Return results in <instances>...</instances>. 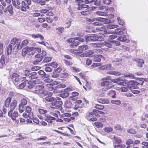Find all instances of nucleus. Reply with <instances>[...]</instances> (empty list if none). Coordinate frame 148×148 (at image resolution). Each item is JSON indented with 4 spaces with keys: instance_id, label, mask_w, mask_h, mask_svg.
Here are the masks:
<instances>
[{
    "instance_id": "c85d7f7f",
    "label": "nucleus",
    "mask_w": 148,
    "mask_h": 148,
    "mask_svg": "<svg viewBox=\"0 0 148 148\" xmlns=\"http://www.w3.org/2000/svg\"><path fill=\"white\" fill-rule=\"evenodd\" d=\"M102 69H106L107 70H112L113 68L111 67L110 64H108L107 65H102Z\"/></svg>"
},
{
    "instance_id": "13d9d810",
    "label": "nucleus",
    "mask_w": 148,
    "mask_h": 148,
    "mask_svg": "<svg viewBox=\"0 0 148 148\" xmlns=\"http://www.w3.org/2000/svg\"><path fill=\"white\" fill-rule=\"evenodd\" d=\"M51 58L50 57H46L43 60V61L45 62H49L51 61Z\"/></svg>"
},
{
    "instance_id": "49530a36",
    "label": "nucleus",
    "mask_w": 148,
    "mask_h": 148,
    "mask_svg": "<svg viewBox=\"0 0 148 148\" xmlns=\"http://www.w3.org/2000/svg\"><path fill=\"white\" fill-rule=\"evenodd\" d=\"M93 2H95V5H100L101 3L102 0H92Z\"/></svg>"
},
{
    "instance_id": "09e8293b",
    "label": "nucleus",
    "mask_w": 148,
    "mask_h": 148,
    "mask_svg": "<svg viewBox=\"0 0 148 148\" xmlns=\"http://www.w3.org/2000/svg\"><path fill=\"white\" fill-rule=\"evenodd\" d=\"M105 11L107 12L108 13L111 12H113L114 11V9L112 7H110L109 8L106 9L104 10Z\"/></svg>"
},
{
    "instance_id": "f8f14e48",
    "label": "nucleus",
    "mask_w": 148,
    "mask_h": 148,
    "mask_svg": "<svg viewBox=\"0 0 148 148\" xmlns=\"http://www.w3.org/2000/svg\"><path fill=\"white\" fill-rule=\"evenodd\" d=\"M45 100L48 102H52V104L54 106L56 105L57 99L54 97H48L45 98Z\"/></svg>"
},
{
    "instance_id": "c03bdc74",
    "label": "nucleus",
    "mask_w": 148,
    "mask_h": 148,
    "mask_svg": "<svg viewBox=\"0 0 148 148\" xmlns=\"http://www.w3.org/2000/svg\"><path fill=\"white\" fill-rule=\"evenodd\" d=\"M124 76L125 77H129L131 79H133L134 78V76L132 74L127 73L124 74Z\"/></svg>"
},
{
    "instance_id": "6e6552de",
    "label": "nucleus",
    "mask_w": 148,
    "mask_h": 148,
    "mask_svg": "<svg viewBox=\"0 0 148 148\" xmlns=\"http://www.w3.org/2000/svg\"><path fill=\"white\" fill-rule=\"evenodd\" d=\"M85 38L86 42H88L90 41H101V39L100 40H98L99 38L95 37V35L94 34H92L89 36H86Z\"/></svg>"
},
{
    "instance_id": "9b49d317",
    "label": "nucleus",
    "mask_w": 148,
    "mask_h": 148,
    "mask_svg": "<svg viewBox=\"0 0 148 148\" xmlns=\"http://www.w3.org/2000/svg\"><path fill=\"white\" fill-rule=\"evenodd\" d=\"M32 49L30 51V54L34 55L37 54L41 51V49L38 48H34L33 47H30Z\"/></svg>"
},
{
    "instance_id": "b1692460",
    "label": "nucleus",
    "mask_w": 148,
    "mask_h": 148,
    "mask_svg": "<svg viewBox=\"0 0 148 148\" xmlns=\"http://www.w3.org/2000/svg\"><path fill=\"white\" fill-rule=\"evenodd\" d=\"M14 46L13 44H11L10 42V44L8 46L7 48V53L8 55H10L11 53L12 50V47Z\"/></svg>"
},
{
    "instance_id": "f257e3e1",
    "label": "nucleus",
    "mask_w": 148,
    "mask_h": 148,
    "mask_svg": "<svg viewBox=\"0 0 148 148\" xmlns=\"http://www.w3.org/2000/svg\"><path fill=\"white\" fill-rule=\"evenodd\" d=\"M118 27V25H107V27L108 30L106 31H104V34H116L117 35H122L123 33V32L124 31L125 29V28L124 27H123L121 28H118L116 29L115 31L112 32L109 31V29H114Z\"/></svg>"
},
{
    "instance_id": "c756f323",
    "label": "nucleus",
    "mask_w": 148,
    "mask_h": 148,
    "mask_svg": "<svg viewBox=\"0 0 148 148\" xmlns=\"http://www.w3.org/2000/svg\"><path fill=\"white\" fill-rule=\"evenodd\" d=\"M108 74L114 75H121V73L120 72L115 71H110L108 72Z\"/></svg>"
},
{
    "instance_id": "f704fd0d",
    "label": "nucleus",
    "mask_w": 148,
    "mask_h": 148,
    "mask_svg": "<svg viewBox=\"0 0 148 148\" xmlns=\"http://www.w3.org/2000/svg\"><path fill=\"white\" fill-rule=\"evenodd\" d=\"M111 103L117 105H119L121 104V102L119 100H112L111 101Z\"/></svg>"
},
{
    "instance_id": "8fccbe9b",
    "label": "nucleus",
    "mask_w": 148,
    "mask_h": 148,
    "mask_svg": "<svg viewBox=\"0 0 148 148\" xmlns=\"http://www.w3.org/2000/svg\"><path fill=\"white\" fill-rule=\"evenodd\" d=\"M117 20L118 21L119 23L121 25H123L125 24V22L123 20L121 19L120 18L118 17L117 18Z\"/></svg>"
},
{
    "instance_id": "4c0bfd02",
    "label": "nucleus",
    "mask_w": 148,
    "mask_h": 148,
    "mask_svg": "<svg viewBox=\"0 0 148 148\" xmlns=\"http://www.w3.org/2000/svg\"><path fill=\"white\" fill-rule=\"evenodd\" d=\"M71 71L75 72H79L80 71V69L79 68L73 66L71 67Z\"/></svg>"
},
{
    "instance_id": "72a5a7b5",
    "label": "nucleus",
    "mask_w": 148,
    "mask_h": 148,
    "mask_svg": "<svg viewBox=\"0 0 148 148\" xmlns=\"http://www.w3.org/2000/svg\"><path fill=\"white\" fill-rule=\"evenodd\" d=\"M111 22L110 20L102 17V24H108Z\"/></svg>"
},
{
    "instance_id": "e2e57ef3",
    "label": "nucleus",
    "mask_w": 148,
    "mask_h": 148,
    "mask_svg": "<svg viewBox=\"0 0 148 148\" xmlns=\"http://www.w3.org/2000/svg\"><path fill=\"white\" fill-rule=\"evenodd\" d=\"M20 75L16 73H14L12 75V79L14 80V78L17 77H19Z\"/></svg>"
},
{
    "instance_id": "3c124183",
    "label": "nucleus",
    "mask_w": 148,
    "mask_h": 148,
    "mask_svg": "<svg viewBox=\"0 0 148 148\" xmlns=\"http://www.w3.org/2000/svg\"><path fill=\"white\" fill-rule=\"evenodd\" d=\"M69 96V93L65 92H64L62 93L61 95V97L62 98H65Z\"/></svg>"
},
{
    "instance_id": "4468645a",
    "label": "nucleus",
    "mask_w": 148,
    "mask_h": 148,
    "mask_svg": "<svg viewBox=\"0 0 148 148\" xmlns=\"http://www.w3.org/2000/svg\"><path fill=\"white\" fill-rule=\"evenodd\" d=\"M12 3L13 5L17 9H19L20 8V5L21 1V0H12Z\"/></svg>"
},
{
    "instance_id": "774afa93",
    "label": "nucleus",
    "mask_w": 148,
    "mask_h": 148,
    "mask_svg": "<svg viewBox=\"0 0 148 148\" xmlns=\"http://www.w3.org/2000/svg\"><path fill=\"white\" fill-rule=\"evenodd\" d=\"M125 146V145H116L114 146V148H124Z\"/></svg>"
},
{
    "instance_id": "603ef678",
    "label": "nucleus",
    "mask_w": 148,
    "mask_h": 148,
    "mask_svg": "<svg viewBox=\"0 0 148 148\" xmlns=\"http://www.w3.org/2000/svg\"><path fill=\"white\" fill-rule=\"evenodd\" d=\"M38 110L41 114L46 113L47 112V110L43 109L38 108Z\"/></svg>"
},
{
    "instance_id": "6e6d98bb",
    "label": "nucleus",
    "mask_w": 148,
    "mask_h": 148,
    "mask_svg": "<svg viewBox=\"0 0 148 148\" xmlns=\"http://www.w3.org/2000/svg\"><path fill=\"white\" fill-rule=\"evenodd\" d=\"M47 77H48V76H46L45 78V77H44L43 78V79L46 78V79L44 80V82L45 83H47V82L49 83V82H51V81L52 80V79H51L49 78H47Z\"/></svg>"
},
{
    "instance_id": "ea45409f",
    "label": "nucleus",
    "mask_w": 148,
    "mask_h": 148,
    "mask_svg": "<svg viewBox=\"0 0 148 148\" xmlns=\"http://www.w3.org/2000/svg\"><path fill=\"white\" fill-rule=\"evenodd\" d=\"M114 141V143L116 144L119 145L121 143V140L119 138H115Z\"/></svg>"
},
{
    "instance_id": "393cba45",
    "label": "nucleus",
    "mask_w": 148,
    "mask_h": 148,
    "mask_svg": "<svg viewBox=\"0 0 148 148\" xmlns=\"http://www.w3.org/2000/svg\"><path fill=\"white\" fill-rule=\"evenodd\" d=\"M64 106L66 108H70L72 107V103L70 101H66L65 102Z\"/></svg>"
},
{
    "instance_id": "6ab92c4d",
    "label": "nucleus",
    "mask_w": 148,
    "mask_h": 148,
    "mask_svg": "<svg viewBox=\"0 0 148 148\" xmlns=\"http://www.w3.org/2000/svg\"><path fill=\"white\" fill-rule=\"evenodd\" d=\"M30 36L34 38H39L41 40H43L44 39L43 36L41 34H32Z\"/></svg>"
},
{
    "instance_id": "aec40b11",
    "label": "nucleus",
    "mask_w": 148,
    "mask_h": 148,
    "mask_svg": "<svg viewBox=\"0 0 148 148\" xmlns=\"http://www.w3.org/2000/svg\"><path fill=\"white\" fill-rule=\"evenodd\" d=\"M102 50L105 51H108V49L106 48V47L111 48L112 46L108 43H102Z\"/></svg>"
},
{
    "instance_id": "473e14b6",
    "label": "nucleus",
    "mask_w": 148,
    "mask_h": 148,
    "mask_svg": "<svg viewBox=\"0 0 148 148\" xmlns=\"http://www.w3.org/2000/svg\"><path fill=\"white\" fill-rule=\"evenodd\" d=\"M38 73L39 75L42 76V78L44 77H46V73L43 71L40 70L38 71Z\"/></svg>"
},
{
    "instance_id": "7c9ffc66",
    "label": "nucleus",
    "mask_w": 148,
    "mask_h": 148,
    "mask_svg": "<svg viewBox=\"0 0 148 148\" xmlns=\"http://www.w3.org/2000/svg\"><path fill=\"white\" fill-rule=\"evenodd\" d=\"M45 117L44 120L46 121L47 120H56V118H55L47 114H46L45 115Z\"/></svg>"
},
{
    "instance_id": "338daca9",
    "label": "nucleus",
    "mask_w": 148,
    "mask_h": 148,
    "mask_svg": "<svg viewBox=\"0 0 148 148\" xmlns=\"http://www.w3.org/2000/svg\"><path fill=\"white\" fill-rule=\"evenodd\" d=\"M28 43V41L27 40H25L21 42L23 47L27 45Z\"/></svg>"
},
{
    "instance_id": "37998d69",
    "label": "nucleus",
    "mask_w": 148,
    "mask_h": 148,
    "mask_svg": "<svg viewBox=\"0 0 148 148\" xmlns=\"http://www.w3.org/2000/svg\"><path fill=\"white\" fill-rule=\"evenodd\" d=\"M117 39L118 40L122 42H124L127 40L125 36L119 37V38H118Z\"/></svg>"
},
{
    "instance_id": "9d476101",
    "label": "nucleus",
    "mask_w": 148,
    "mask_h": 148,
    "mask_svg": "<svg viewBox=\"0 0 148 148\" xmlns=\"http://www.w3.org/2000/svg\"><path fill=\"white\" fill-rule=\"evenodd\" d=\"M9 61V59L7 56L3 55L1 58V63L2 65H5Z\"/></svg>"
},
{
    "instance_id": "052dcab7",
    "label": "nucleus",
    "mask_w": 148,
    "mask_h": 148,
    "mask_svg": "<svg viewBox=\"0 0 148 148\" xmlns=\"http://www.w3.org/2000/svg\"><path fill=\"white\" fill-rule=\"evenodd\" d=\"M71 116V115L70 114H69L68 113H63L62 115V117H70Z\"/></svg>"
},
{
    "instance_id": "cd10ccee",
    "label": "nucleus",
    "mask_w": 148,
    "mask_h": 148,
    "mask_svg": "<svg viewBox=\"0 0 148 148\" xmlns=\"http://www.w3.org/2000/svg\"><path fill=\"white\" fill-rule=\"evenodd\" d=\"M88 49L87 45H84L79 47L78 49L79 50V53L82 52L83 51H85Z\"/></svg>"
},
{
    "instance_id": "20e7f679",
    "label": "nucleus",
    "mask_w": 148,
    "mask_h": 148,
    "mask_svg": "<svg viewBox=\"0 0 148 148\" xmlns=\"http://www.w3.org/2000/svg\"><path fill=\"white\" fill-rule=\"evenodd\" d=\"M46 54L47 53L46 51H42L40 53L36 55L35 56V59L33 62V63L34 64H37L38 63L41 61L44 57L45 56Z\"/></svg>"
},
{
    "instance_id": "a18cd8bd",
    "label": "nucleus",
    "mask_w": 148,
    "mask_h": 148,
    "mask_svg": "<svg viewBox=\"0 0 148 148\" xmlns=\"http://www.w3.org/2000/svg\"><path fill=\"white\" fill-rule=\"evenodd\" d=\"M90 11L87 10L86 11H83L81 12V14L84 15H87L90 14Z\"/></svg>"
},
{
    "instance_id": "c9c22d12",
    "label": "nucleus",
    "mask_w": 148,
    "mask_h": 148,
    "mask_svg": "<svg viewBox=\"0 0 148 148\" xmlns=\"http://www.w3.org/2000/svg\"><path fill=\"white\" fill-rule=\"evenodd\" d=\"M32 109L29 106H27L25 108V111L27 113H28L29 114H30L31 115H33V113L31 112V111Z\"/></svg>"
},
{
    "instance_id": "7ed1b4c3",
    "label": "nucleus",
    "mask_w": 148,
    "mask_h": 148,
    "mask_svg": "<svg viewBox=\"0 0 148 148\" xmlns=\"http://www.w3.org/2000/svg\"><path fill=\"white\" fill-rule=\"evenodd\" d=\"M11 44H13V45L15 44L13 48L14 50L15 51L21 49L23 47L21 40L16 38H13L11 41Z\"/></svg>"
},
{
    "instance_id": "5701e85b",
    "label": "nucleus",
    "mask_w": 148,
    "mask_h": 148,
    "mask_svg": "<svg viewBox=\"0 0 148 148\" xmlns=\"http://www.w3.org/2000/svg\"><path fill=\"white\" fill-rule=\"evenodd\" d=\"M135 61L137 62L138 65L140 67H141L144 63V62L142 59H135Z\"/></svg>"
},
{
    "instance_id": "1a4fd4ad",
    "label": "nucleus",
    "mask_w": 148,
    "mask_h": 148,
    "mask_svg": "<svg viewBox=\"0 0 148 148\" xmlns=\"http://www.w3.org/2000/svg\"><path fill=\"white\" fill-rule=\"evenodd\" d=\"M131 81H126L125 83L128 84L127 85H124V84L122 85L123 86H121L120 88V90L122 92H126L129 90V85L131 82ZM124 84V81H123Z\"/></svg>"
},
{
    "instance_id": "a878e982",
    "label": "nucleus",
    "mask_w": 148,
    "mask_h": 148,
    "mask_svg": "<svg viewBox=\"0 0 148 148\" xmlns=\"http://www.w3.org/2000/svg\"><path fill=\"white\" fill-rule=\"evenodd\" d=\"M102 106L99 105L98 104H97L95 106V108L97 109V110H96V113L101 114L102 113V111H101V110H102V108H101Z\"/></svg>"
},
{
    "instance_id": "f03ea898",
    "label": "nucleus",
    "mask_w": 148,
    "mask_h": 148,
    "mask_svg": "<svg viewBox=\"0 0 148 148\" xmlns=\"http://www.w3.org/2000/svg\"><path fill=\"white\" fill-rule=\"evenodd\" d=\"M17 104L16 100H14L10 104V111H9L8 115L13 120H16V118L18 116V113L16 111H12L15 108L16 105Z\"/></svg>"
},
{
    "instance_id": "2eb2a0df",
    "label": "nucleus",
    "mask_w": 148,
    "mask_h": 148,
    "mask_svg": "<svg viewBox=\"0 0 148 148\" xmlns=\"http://www.w3.org/2000/svg\"><path fill=\"white\" fill-rule=\"evenodd\" d=\"M20 8L21 10L23 11H25L26 10V8L29 9V6L23 1H21V4L20 6Z\"/></svg>"
},
{
    "instance_id": "864d4df0",
    "label": "nucleus",
    "mask_w": 148,
    "mask_h": 148,
    "mask_svg": "<svg viewBox=\"0 0 148 148\" xmlns=\"http://www.w3.org/2000/svg\"><path fill=\"white\" fill-rule=\"evenodd\" d=\"M40 69V67L39 66H32L31 68V70L33 71H35L38 70Z\"/></svg>"
},
{
    "instance_id": "bf43d9fd",
    "label": "nucleus",
    "mask_w": 148,
    "mask_h": 148,
    "mask_svg": "<svg viewBox=\"0 0 148 148\" xmlns=\"http://www.w3.org/2000/svg\"><path fill=\"white\" fill-rule=\"evenodd\" d=\"M112 130V129L111 127H106L104 128V131L107 132H109Z\"/></svg>"
},
{
    "instance_id": "a211bd4d",
    "label": "nucleus",
    "mask_w": 148,
    "mask_h": 148,
    "mask_svg": "<svg viewBox=\"0 0 148 148\" xmlns=\"http://www.w3.org/2000/svg\"><path fill=\"white\" fill-rule=\"evenodd\" d=\"M107 94L109 96L111 97L112 98H114L116 97V93L115 91L114 90H110L109 91Z\"/></svg>"
},
{
    "instance_id": "e433bc0d",
    "label": "nucleus",
    "mask_w": 148,
    "mask_h": 148,
    "mask_svg": "<svg viewBox=\"0 0 148 148\" xmlns=\"http://www.w3.org/2000/svg\"><path fill=\"white\" fill-rule=\"evenodd\" d=\"M23 116L25 118H27L28 117L30 119H32L34 118L33 115H31L29 114L27 115L25 113H24L23 114Z\"/></svg>"
},
{
    "instance_id": "2f4dec72",
    "label": "nucleus",
    "mask_w": 148,
    "mask_h": 148,
    "mask_svg": "<svg viewBox=\"0 0 148 148\" xmlns=\"http://www.w3.org/2000/svg\"><path fill=\"white\" fill-rule=\"evenodd\" d=\"M134 140L132 138H130L127 139L126 141V145H133L134 144Z\"/></svg>"
},
{
    "instance_id": "0e129e2a",
    "label": "nucleus",
    "mask_w": 148,
    "mask_h": 148,
    "mask_svg": "<svg viewBox=\"0 0 148 148\" xmlns=\"http://www.w3.org/2000/svg\"><path fill=\"white\" fill-rule=\"evenodd\" d=\"M41 82L39 79H36L33 81V83L35 84H39L41 83Z\"/></svg>"
},
{
    "instance_id": "412c9836",
    "label": "nucleus",
    "mask_w": 148,
    "mask_h": 148,
    "mask_svg": "<svg viewBox=\"0 0 148 148\" xmlns=\"http://www.w3.org/2000/svg\"><path fill=\"white\" fill-rule=\"evenodd\" d=\"M97 21L96 22L92 23L93 25H102V18L99 17L96 18V19Z\"/></svg>"
},
{
    "instance_id": "58836bf2",
    "label": "nucleus",
    "mask_w": 148,
    "mask_h": 148,
    "mask_svg": "<svg viewBox=\"0 0 148 148\" xmlns=\"http://www.w3.org/2000/svg\"><path fill=\"white\" fill-rule=\"evenodd\" d=\"M77 1H79V2H84V3L85 4H88L89 3H91L92 2H93V1H92V0H85L84 1L82 0H76V1L77 2Z\"/></svg>"
},
{
    "instance_id": "0eeeda50",
    "label": "nucleus",
    "mask_w": 148,
    "mask_h": 148,
    "mask_svg": "<svg viewBox=\"0 0 148 148\" xmlns=\"http://www.w3.org/2000/svg\"><path fill=\"white\" fill-rule=\"evenodd\" d=\"M109 84V82L108 81L102 82V91H106L114 86L110 85Z\"/></svg>"
},
{
    "instance_id": "dca6fc26",
    "label": "nucleus",
    "mask_w": 148,
    "mask_h": 148,
    "mask_svg": "<svg viewBox=\"0 0 148 148\" xmlns=\"http://www.w3.org/2000/svg\"><path fill=\"white\" fill-rule=\"evenodd\" d=\"M4 12L5 13H8V12L10 15H12L13 14L14 12L13 11V7L12 5L11 4L8 6L7 8L4 11Z\"/></svg>"
},
{
    "instance_id": "79ce46f5",
    "label": "nucleus",
    "mask_w": 148,
    "mask_h": 148,
    "mask_svg": "<svg viewBox=\"0 0 148 148\" xmlns=\"http://www.w3.org/2000/svg\"><path fill=\"white\" fill-rule=\"evenodd\" d=\"M129 90H134L136 89H137L138 87L135 84H132L130 85H129Z\"/></svg>"
},
{
    "instance_id": "f3484780",
    "label": "nucleus",
    "mask_w": 148,
    "mask_h": 148,
    "mask_svg": "<svg viewBox=\"0 0 148 148\" xmlns=\"http://www.w3.org/2000/svg\"><path fill=\"white\" fill-rule=\"evenodd\" d=\"M111 81L114 83H118L120 85H123L124 84V81L121 79L120 77L116 79H112Z\"/></svg>"
},
{
    "instance_id": "a19ab883",
    "label": "nucleus",
    "mask_w": 148,
    "mask_h": 148,
    "mask_svg": "<svg viewBox=\"0 0 148 148\" xmlns=\"http://www.w3.org/2000/svg\"><path fill=\"white\" fill-rule=\"evenodd\" d=\"M27 101L26 99H23L21 100V103L20 105L24 106L27 104Z\"/></svg>"
},
{
    "instance_id": "bb28decb",
    "label": "nucleus",
    "mask_w": 148,
    "mask_h": 148,
    "mask_svg": "<svg viewBox=\"0 0 148 148\" xmlns=\"http://www.w3.org/2000/svg\"><path fill=\"white\" fill-rule=\"evenodd\" d=\"M102 58V56L101 55H97L93 58V60L94 61L99 62L101 61V58Z\"/></svg>"
},
{
    "instance_id": "5fc2aeb1",
    "label": "nucleus",
    "mask_w": 148,
    "mask_h": 148,
    "mask_svg": "<svg viewBox=\"0 0 148 148\" xmlns=\"http://www.w3.org/2000/svg\"><path fill=\"white\" fill-rule=\"evenodd\" d=\"M24 106H21L20 105H19L18 110L20 113H22L24 111Z\"/></svg>"
},
{
    "instance_id": "ddd939ff",
    "label": "nucleus",
    "mask_w": 148,
    "mask_h": 148,
    "mask_svg": "<svg viewBox=\"0 0 148 148\" xmlns=\"http://www.w3.org/2000/svg\"><path fill=\"white\" fill-rule=\"evenodd\" d=\"M32 49L30 47H26L23 48L22 51V55L25 56L26 54L30 55V51Z\"/></svg>"
},
{
    "instance_id": "423d86ee",
    "label": "nucleus",
    "mask_w": 148,
    "mask_h": 148,
    "mask_svg": "<svg viewBox=\"0 0 148 148\" xmlns=\"http://www.w3.org/2000/svg\"><path fill=\"white\" fill-rule=\"evenodd\" d=\"M11 99L10 97H8L7 98L5 101V105L3 107V111L5 113L10 108V102L11 101Z\"/></svg>"
},
{
    "instance_id": "69168bd1",
    "label": "nucleus",
    "mask_w": 148,
    "mask_h": 148,
    "mask_svg": "<svg viewBox=\"0 0 148 148\" xmlns=\"http://www.w3.org/2000/svg\"><path fill=\"white\" fill-rule=\"evenodd\" d=\"M127 132L129 133L132 134H135L136 132L133 129H130L127 130Z\"/></svg>"
},
{
    "instance_id": "4be33fe9",
    "label": "nucleus",
    "mask_w": 148,
    "mask_h": 148,
    "mask_svg": "<svg viewBox=\"0 0 148 148\" xmlns=\"http://www.w3.org/2000/svg\"><path fill=\"white\" fill-rule=\"evenodd\" d=\"M29 78L31 79L37 78L38 77L37 73L35 72H33L30 73L29 76Z\"/></svg>"
},
{
    "instance_id": "680f3d73",
    "label": "nucleus",
    "mask_w": 148,
    "mask_h": 148,
    "mask_svg": "<svg viewBox=\"0 0 148 148\" xmlns=\"http://www.w3.org/2000/svg\"><path fill=\"white\" fill-rule=\"evenodd\" d=\"M94 53L93 51L92 50H89L86 53V56H89L93 54Z\"/></svg>"
},
{
    "instance_id": "4d7b16f0",
    "label": "nucleus",
    "mask_w": 148,
    "mask_h": 148,
    "mask_svg": "<svg viewBox=\"0 0 148 148\" xmlns=\"http://www.w3.org/2000/svg\"><path fill=\"white\" fill-rule=\"evenodd\" d=\"M56 29L61 33H63L64 32V28L62 27H60L56 28Z\"/></svg>"
},
{
    "instance_id": "39448f33",
    "label": "nucleus",
    "mask_w": 148,
    "mask_h": 148,
    "mask_svg": "<svg viewBox=\"0 0 148 148\" xmlns=\"http://www.w3.org/2000/svg\"><path fill=\"white\" fill-rule=\"evenodd\" d=\"M35 89L32 92L33 93L40 95L44 93L43 87L42 86L37 85L34 88Z\"/></svg>"
},
{
    "instance_id": "de8ad7c7",
    "label": "nucleus",
    "mask_w": 148,
    "mask_h": 148,
    "mask_svg": "<svg viewBox=\"0 0 148 148\" xmlns=\"http://www.w3.org/2000/svg\"><path fill=\"white\" fill-rule=\"evenodd\" d=\"M24 74L25 76L28 77L29 76V74H30V71L28 70H25L23 71Z\"/></svg>"
}]
</instances>
